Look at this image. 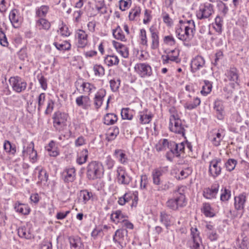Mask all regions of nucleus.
<instances>
[{"label":"nucleus","mask_w":249,"mask_h":249,"mask_svg":"<svg viewBox=\"0 0 249 249\" xmlns=\"http://www.w3.org/2000/svg\"><path fill=\"white\" fill-rule=\"evenodd\" d=\"M231 192L229 189L225 188L223 191L220 196V199L222 201H227L231 197Z\"/></svg>","instance_id":"56"},{"label":"nucleus","mask_w":249,"mask_h":249,"mask_svg":"<svg viewBox=\"0 0 249 249\" xmlns=\"http://www.w3.org/2000/svg\"><path fill=\"white\" fill-rule=\"evenodd\" d=\"M179 23L180 24L184 25L185 27H187L188 28H189V30H190V31H192V33H195V23L193 20H189L186 21L180 20Z\"/></svg>","instance_id":"48"},{"label":"nucleus","mask_w":249,"mask_h":249,"mask_svg":"<svg viewBox=\"0 0 249 249\" xmlns=\"http://www.w3.org/2000/svg\"><path fill=\"white\" fill-rule=\"evenodd\" d=\"M118 118L114 113H107L104 117V123L107 125H111L116 123Z\"/></svg>","instance_id":"35"},{"label":"nucleus","mask_w":249,"mask_h":249,"mask_svg":"<svg viewBox=\"0 0 249 249\" xmlns=\"http://www.w3.org/2000/svg\"><path fill=\"white\" fill-rule=\"evenodd\" d=\"M131 199H132V194L130 193H126L122 196L119 198L118 202L119 205L123 206Z\"/></svg>","instance_id":"44"},{"label":"nucleus","mask_w":249,"mask_h":249,"mask_svg":"<svg viewBox=\"0 0 249 249\" xmlns=\"http://www.w3.org/2000/svg\"><path fill=\"white\" fill-rule=\"evenodd\" d=\"M246 201V196L245 194H241L234 197V207L236 210L239 211L244 209Z\"/></svg>","instance_id":"24"},{"label":"nucleus","mask_w":249,"mask_h":249,"mask_svg":"<svg viewBox=\"0 0 249 249\" xmlns=\"http://www.w3.org/2000/svg\"><path fill=\"white\" fill-rule=\"evenodd\" d=\"M37 78L38 80L39 84H40L41 87L44 89L46 90L47 89V79L44 77L41 74H38Z\"/></svg>","instance_id":"57"},{"label":"nucleus","mask_w":249,"mask_h":249,"mask_svg":"<svg viewBox=\"0 0 249 249\" xmlns=\"http://www.w3.org/2000/svg\"><path fill=\"white\" fill-rule=\"evenodd\" d=\"M104 61L108 66H111L118 65L119 59L116 55H107L105 57Z\"/></svg>","instance_id":"42"},{"label":"nucleus","mask_w":249,"mask_h":249,"mask_svg":"<svg viewBox=\"0 0 249 249\" xmlns=\"http://www.w3.org/2000/svg\"><path fill=\"white\" fill-rule=\"evenodd\" d=\"M46 95L44 93H41L37 97L38 111H40L45 100Z\"/></svg>","instance_id":"59"},{"label":"nucleus","mask_w":249,"mask_h":249,"mask_svg":"<svg viewBox=\"0 0 249 249\" xmlns=\"http://www.w3.org/2000/svg\"><path fill=\"white\" fill-rule=\"evenodd\" d=\"M167 171V167H160L154 169L151 175L153 184L156 185H160L161 184L160 177Z\"/></svg>","instance_id":"12"},{"label":"nucleus","mask_w":249,"mask_h":249,"mask_svg":"<svg viewBox=\"0 0 249 249\" xmlns=\"http://www.w3.org/2000/svg\"><path fill=\"white\" fill-rule=\"evenodd\" d=\"M81 87L83 88V90L87 92H90L93 89H95L93 85L89 83L84 82L82 84Z\"/></svg>","instance_id":"63"},{"label":"nucleus","mask_w":249,"mask_h":249,"mask_svg":"<svg viewBox=\"0 0 249 249\" xmlns=\"http://www.w3.org/2000/svg\"><path fill=\"white\" fill-rule=\"evenodd\" d=\"M106 94L105 89H101L95 94L94 98V105L96 109H98L102 106Z\"/></svg>","instance_id":"19"},{"label":"nucleus","mask_w":249,"mask_h":249,"mask_svg":"<svg viewBox=\"0 0 249 249\" xmlns=\"http://www.w3.org/2000/svg\"><path fill=\"white\" fill-rule=\"evenodd\" d=\"M75 171L74 167H67L64 170L62 177L65 183L72 182L75 179Z\"/></svg>","instance_id":"13"},{"label":"nucleus","mask_w":249,"mask_h":249,"mask_svg":"<svg viewBox=\"0 0 249 249\" xmlns=\"http://www.w3.org/2000/svg\"><path fill=\"white\" fill-rule=\"evenodd\" d=\"M223 139L221 134L220 132H217L213 134L211 139L212 144L215 146H218L220 144V142Z\"/></svg>","instance_id":"45"},{"label":"nucleus","mask_w":249,"mask_h":249,"mask_svg":"<svg viewBox=\"0 0 249 249\" xmlns=\"http://www.w3.org/2000/svg\"><path fill=\"white\" fill-rule=\"evenodd\" d=\"M170 145L171 150L175 152V156L177 157H180L181 153L185 152V142L177 143L175 142L171 141Z\"/></svg>","instance_id":"16"},{"label":"nucleus","mask_w":249,"mask_h":249,"mask_svg":"<svg viewBox=\"0 0 249 249\" xmlns=\"http://www.w3.org/2000/svg\"><path fill=\"white\" fill-rule=\"evenodd\" d=\"M69 241L71 249H82L83 248V244L80 238L71 236L69 238Z\"/></svg>","instance_id":"26"},{"label":"nucleus","mask_w":249,"mask_h":249,"mask_svg":"<svg viewBox=\"0 0 249 249\" xmlns=\"http://www.w3.org/2000/svg\"><path fill=\"white\" fill-rule=\"evenodd\" d=\"M149 31L151 34V49L153 50L157 49L159 46V37L158 35V32L157 29L153 26L150 28Z\"/></svg>","instance_id":"21"},{"label":"nucleus","mask_w":249,"mask_h":249,"mask_svg":"<svg viewBox=\"0 0 249 249\" xmlns=\"http://www.w3.org/2000/svg\"><path fill=\"white\" fill-rule=\"evenodd\" d=\"M119 134V128L116 126L110 127L107 130L106 140L110 142L114 140Z\"/></svg>","instance_id":"29"},{"label":"nucleus","mask_w":249,"mask_h":249,"mask_svg":"<svg viewBox=\"0 0 249 249\" xmlns=\"http://www.w3.org/2000/svg\"><path fill=\"white\" fill-rule=\"evenodd\" d=\"M53 44L57 50L61 51H68L71 48V44L67 41H65L62 43L54 42Z\"/></svg>","instance_id":"39"},{"label":"nucleus","mask_w":249,"mask_h":249,"mask_svg":"<svg viewBox=\"0 0 249 249\" xmlns=\"http://www.w3.org/2000/svg\"><path fill=\"white\" fill-rule=\"evenodd\" d=\"M14 209L17 212L23 215H27L30 212V209L28 205L19 202L15 203Z\"/></svg>","instance_id":"28"},{"label":"nucleus","mask_w":249,"mask_h":249,"mask_svg":"<svg viewBox=\"0 0 249 249\" xmlns=\"http://www.w3.org/2000/svg\"><path fill=\"white\" fill-rule=\"evenodd\" d=\"M205 61L203 57L197 55L194 58L191 64V71L193 73L196 72V71L203 68L205 65Z\"/></svg>","instance_id":"14"},{"label":"nucleus","mask_w":249,"mask_h":249,"mask_svg":"<svg viewBox=\"0 0 249 249\" xmlns=\"http://www.w3.org/2000/svg\"><path fill=\"white\" fill-rule=\"evenodd\" d=\"M127 234L128 231L125 229H118L115 231L113 240L119 245L120 248L123 249L126 246L128 242Z\"/></svg>","instance_id":"7"},{"label":"nucleus","mask_w":249,"mask_h":249,"mask_svg":"<svg viewBox=\"0 0 249 249\" xmlns=\"http://www.w3.org/2000/svg\"><path fill=\"white\" fill-rule=\"evenodd\" d=\"M153 117V115L152 114H141L140 115V121L141 124H148Z\"/></svg>","instance_id":"52"},{"label":"nucleus","mask_w":249,"mask_h":249,"mask_svg":"<svg viewBox=\"0 0 249 249\" xmlns=\"http://www.w3.org/2000/svg\"><path fill=\"white\" fill-rule=\"evenodd\" d=\"M130 110L128 108H124L122 109L121 116L123 119L131 120L133 115L129 113Z\"/></svg>","instance_id":"54"},{"label":"nucleus","mask_w":249,"mask_h":249,"mask_svg":"<svg viewBox=\"0 0 249 249\" xmlns=\"http://www.w3.org/2000/svg\"><path fill=\"white\" fill-rule=\"evenodd\" d=\"M204 85L202 86L201 93L204 95H206L212 91V84L208 80H204Z\"/></svg>","instance_id":"46"},{"label":"nucleus","mask_w":249,"mask_h":249,"mask_svg":"<svg viewBox=\"0 0 249 249\" xmlns=\"http://www.w3.org/2000/svg\"><path fill=\"white\" fill-rule=\"evenodd\" d=\"M18 233L21 238L26 239H31L33 238V235L31 233L30 230H27L25 226L20 227L18 229Z\"/></svg>","instance_id":"32"},{"label":"nucleus","mask_w":249,"mask_h":249,"mask_svg":"<svg viewBox=\"0 0 249 249\" xmlns=\"http://www.w3.org/2000/svg\"><path fill=\"white\" fill-rule=\"evenodd\" d=\"M118 180L119 183L124 185H128L131 181V178L130 177L124 170L122 169L117 170Z\"/></svg>","instance_id":"18"},{"label":"nucleus","mask_w":249,"mask_h":249,"mask_svg":"<svg viewBox=\"0 0 249 249\" xmlns=\"http://www.w3.org/2000/svg\"><path fill=\"white\" fill-rule=\"evenodd\" d=\"M221 162L220 158H215L209 162V175L215 178L220 175L222 168L219 165Z\"/></svg>","instance_id":"9"},{"label":"nucleus","mask_w":249,"mask_h":249,"mask_svg":"<svg viewBox=\"0 0 249 249\" xmlns=\"http://www.w3.org/2000/svg\"><path fill=\"white\" fill-rule=\"evenodd\" d=\"M22 154L23 156H25V154L29 155L30 158L33 160L36 159L37 152L34 149L33 142H31L30 143L24 142Z\"/></svg>","instance_id":"15"},{"label":"nucleus","mask_w":249,"mask_h":249,"mask_svg":"<svg viewBox=\"0 0 249 249\" xmlns=\"http://www.w3.org/2000/svg\"><path fill=\"white\" fill-rule=\"evenodd\" d=\"M88 157V151L87 149H83L80 153L79 156L76 159L77 163L79 165H82L85 163Z\"/></svg>","instance_id":"41"},{"label":"nucleus","mask_w":249,"mask_h":249,"mask_svg":"<svg viewBox=\"0 0 249 249\" xmlns=\"http://www.w3.org/2000/svg\"><path fill=\"white\" fill-rule=\"evenodd\" d=\"M213 5L211 3L205 4L197 12L196 17L199 19L207 18L213 13Z\"/></svg>","instance_id":"11"},{"label":"nucleus","mask_w":249,"mask_h":249,"mask_svg":"<svg viewBox=\"0 0 249 249\" xmlns=\"http://www.w3.org/2000/svg\"><path fill=\"white\" fill-rule=\"evenodd\" d=\"M169 127L171 131L180 134L186 138L185 137V129L184 126L182 125L179 118H177L176 115H173L172 119H170Z\"/></svg>","instance_id":"4"},{"label":"nucleus","mask_w":249,"mask_h":249,"mask_svg":"<svg viewBox=\"0 0 249 249\" xmlns=\"http://www.w3.org/2000/svg\"><path fill=\"white\" fill-rule=\"evenodd\" d=\"M200 102V99L198 97H196L194 99L193 102H187L184 105V107L189 110H192L198 106Z\"/></svg>","instance_id":"43"},{"label":"nucleus","mask_w":249,"mask_h":249,"mask_svg":"<svg viewBox=\"0 0 249 249\" xmlns=\"http://www.w3.org/2000/svg\"><path fill=\"white\" fill-rule=\"evenodd\" d=\"M49 7L47 5H42L36 11V16L38 17H45L48 12Z\"/></svg>","instance_id":"49"},{"label":"nucleus","mask_w":249,"mask_h":249,"mask_svg":"<svg viewBox=\"0 0 249 249\" xmlns=\"http://www.w3.org/2000/svg\"><path fill=\"white\" fill-rule=\"evenodd\" d=\"M75 37L78 40L77 46L78 48H84L88 43V35L83 30H78L76 33Z\"/></svg>","instance_id":"17"},{"label":"nucleus","mask_w":249,"mask_h":249,"mask_svg":"<svg viewBox=\"0 0 249 249\" xmlns=\"http://www.w3.org/2000/svg\"><path fill=\"white\" fill-rule=\"evenodd\" d=\"M36 26L39 29H44L48 30L51 27L50 23L46 19L40 18L36 21Z\"/></svg>","instance_id":"38"},{"label":"nucleus","mask_w":249,"mask_h":249,"mask_svg":"<svg viewBox=\"0 0 249 249\" xmlns=\"http://www.w3.org/2000/svg\"><path fill=\"white\" fill-rule=\"evenodd\" d=\"M4 150L9 154L14 155L16 152V146L12 144L9 141L5 140L3 144Z\"/></svg>","instance_id":"36"},{"label":"nucleus","mask_w":249,"mask_h":249,"mask_svg":"<svg viewBox=\"0 0 249 249\" xmlns=\"http://www.w3.org/2000/svg\"><path fill=\"white\" fill-rule=\"evenodd\" d=\"M172 52H176V55L168 54L165 56V59H163V64H167L169 62V61L176 62L177 63L179 61L178 56L179 51L178 50L174 49L172 50Z\"/></svg>","instance_id":"33"},{"label":"nucleus","mask_w":249,"mask_h":249,"mask_svg":"<svg viewBox=\"0 0 249 249\" xmlns=\"http://www.w3.org/2000/svg\"><path fill=\"white\" fill-rule=\"evenodd\" d=\"M186 204L185 195L177 191L174 192L173 197L167 201L166 206L173 211H177L179 208L185 206Z\"/></svg>","instance_id":"2"},{"label":"nucleus","mask_w":249,"mask_h":249,"mask_svg":"<svg viewBox=\"0 0 249 249\" xmlns=\"http://www.w3.org/2000/svg\"><path fill=\"white\" fill-rule=\"evenodd\" d=\"M229 80L237 82L238 79V71L234 67L231 68L226 73Z\"/></svg>","instance_id":"34"},{"label":"nucleus","mask_w":249,"mask_h":249,"mask_svg":"<svg viewBox=\"0 0 249 249\" xmlns=\"http://www.w3.org/2000/svg\"><path fill=\"white\" fill-rule=\"evenodd\" d=\"M201 210L204 215L207 217H213L214 215L213 213L211 211L212 208L209 203H204Z\"/></svg>","instance_id":"47"},{"label":"nucleus","mask_w":249,"mask_h":249,"mask_svg":"<svg viewBox=\"0 0 249 249\" xmlns=\"http://www.w3.org/2000/svg\"><path fill=\"white\" fill-rule=\"evenodd\" d=\"M141 13L140 7H136L130 12L129 14V18L130 20H134L135 17L139 16Z\"/></svg>","instance_id":"58"},{"label":"nucleus","mask_w":249,"mask_h":249,"mask_svg":"<svg viewBox=\"0 0 249 249\" xmlns=\"http://www.w3.org/2000/svg\"><path fill=\"white\" fill-rule=\"evenodd\" d=\"M134 70L141 78L149 77L152 74L151 66L145 63L136 64L134 67Z\"/></svg>","instance_id":"8"},{"label":"nucleus","mask_w":249,"mask_h":249,"mask_svg":"<svg viewBox=\"0 0 249 249\" xmlns=\"http://www.w3.org/2000/svg\"><path fill=\"white\" fill-rule=\"evenodd\" d=\"M79 196L82 198L83 203L87 204L90 199L93 196L92 192H89L88 190L85 189L80 191Z\"/></svg>","instance_id":"37"},{"label":"nucleus","mask_w":249,"mask_h":249,"mask_svg":"<svg viewBox=\"0 0 249 249\" xmlns=\"http://www.w3.org/2000/svg\"><path fill=\"white\" fill-rule=\"evenodd\" d=\"M206 234H207V237L211 241H213L216 240L218 237V235L217 234V233L216 232V230L207 232L206 233Z\"/></svg>","instance_id":"61"},{"label":"nucleus","mask_w":249,"mask_h":249,"mask_svg":"<svg viewBox=\"0 0 249 249\" xmlns=\"http://www.w3.org/2000/svg\"><path fill=\"white\" fill-rule=\"evenodd\" d=\"M189 28L185 27L184 25L180 24L176 29V35L177 37L183 41H189L193 38L194 33L192 31L189 30Z\"/></svg>","instance_id":"6"},{"label":"nucleus","mask_w":249,"mask_h":249,"mask_svg":"<svg viewBox=\"0 0 249 249\" xmlns=\"http://www.w3.org/2000/svg\"><path fill=\"white\" fill-rule=\"evenodd\" d=\"M38 178L40 182H46L48 180V175L44 170H41L38 175Z\"/></svg>","instance_id":"55"},{"label":"nucleus","mask_w":249,"mask_h":249,"mask_svg":"<svg viewBox=\"0 0 249 249\" xmlns=\"http://www.w3.org/2000/svg\"><path fill=\"white\" fill-rule=\"evenodd\" d=\"M76 103L78 107L87 109L90 106V100L89 96L81 95L76 99Z\"/></svg>","instance_id":"22"},{"label":"nucleus","mask_w":249,"mask_h":249,"mask_svg":"<svg viewBox=\"0 0 249 249\" xmlns=\"http://www.w3.org/2000/svg\"><path fill=\"white\" fill-rule=\"evenodd\" d=\"M237 164V161L233 159H229L225 163V165L227 170L229 171L233 170Z\"/></svg>","instance_id":"51"},{"label":"nucleus","mask_w":249,"mask_h":249,"mask_svg":"<svg viewBox=\"0 0 249 249\" xmlns=\"http://www.w3.org/2000/svg\"><path fill=\"white\" fill-rule=\"evenodd\" d=\"M114 155L120 162L123 164H126L128 163V159L124 151L122 149H116Z\"/></svg>","instance_id":"27"},{"label":"nucleus","mask_w":249,"mask_h":249,"mask_svg":"<svg viewBox=\"0 0 249 249\" xmlns=\"http://www.w3.org/2000/svg\"><path fill=\"white\" fill-rule=\"evenodd\" d=\"M140 33L142 44L143 45L147 46V40L145 30L144 29H141L140 31Z\"/></svg>","instance_id":"64"},{"label":"nucleus","mask_w":249,"mask_h":249,"mask_svg":"<svg viewBox=\"0 0 249 249\" xmlns=\"http://www.w3.org/2000/svg\"><path fill=\"white\" fill-rule=\"evenodd\" d=\"M9 82L13 90L17 93L23 92L27 88V82L19 76L11 77L9 79Z\"/></svg>","instance_id":"3"},{"label":"nucleus","mask_w":249,"mask_h":249,"mask_svg":"<svg viewBox=\"0 0 249 249\" xmlns=\"http://www.w3.org/2000/svg\"><path fill=\"white\" fill-rule=\"evenodd\" d=\"M121 80L119 78L112 79L109 81L110 87L113 92H116L118 90L120 86Z\"/></svg>","instance_id":"50"},{"label":"nucleus","mask_w":249,"mask_h":249,"mask_svg":"<svg viewBox=\"0 0 249 249\" xmlns=\"http://www.w3.org/2000/svg\"><path fill=\"white\" fill-rule=\"evenodd\" d=\"M218 184L213 185L211 188H207L204 189L203 195L207 199L215 198L218 192Z\"/></svg>","instance_id":"20"},{"label":"nucleus","mask_w":249,"mask_h":249,"mask_svg":"<svg viewBox=\"0 0 249 249\" xmlns=\"http://www.w3.org/2000/svg\"><path fill=\"white\" fill-rule=\"evenodd\" d=\"M18 10L16 9H13L10 13L9 18L14 28H18L20 24L19 17L17 15Z\"/></svg>","instance_id":"25"},{"label":"nucleus","mask_w":249,"mask_h":249,"mask_svg":"<svg viewBox=\"0 0 249 249\" xmlns=\"http://www.w3.org/2000/svg\"><path fill=\"white\" fill-rule=\"evenodd\" d=\"M113 36L116 39L120 40L122 41L126 40L125 36L123 34V32L119 26L113 30Z\"/></svg>","instance_id":"40"},{"label":"nucleus","mask_w":249,"mask_h":249,"mask_svg":"<svg viewBox=\"0 0 249 249\" xmlns=\"http://www.w3.org/2000/svg\"><path fill=\"white\" fill-rule=\"evenodd\" d=\"M170 143L171 141H168L167 139H164L160 140L156 145L155 149L157 151L160 152L162 151H165L166 148L170 149Z\"/></svg>","instance_id":"30"},{"label":"nucleus","mask_w":249,"mask_h":249,"mask_svg":"<svg viewBox=\"0 0 249 249\" xmlns=\"http://www.w3.org/2000/svg\"><path fill=\"white\" fill-rule=\"evenodd\" d=\"M0 44L4 47H7L8 46V42L4 33L0 30Z\"/></svg>","instance_id":"60"},{"label":"nucleus","mask_w":249,"mask_h":249,"mask_svg":"<svg viewBox=\"0 0 249 249\" xmlns=\"http://www.w3.org/2000/svg\"><path fill=\"white\" fill-rule=\"evenodd\" d=\"M213 109L217 119L223 120L225 116L224 102L221 99H216L213 102Z\"/></svg>","instance_id":"10"},{"label":"nucleus","mask_w":249,"mask_h":249,"mask_svg":"<svg viewBox=\"0 0 249 249\" xmlns=\"http://www.w3.org/2000/svg\"><path fill=\"white\" fill-rule=\"evenodd\" d=\"M93 71L96 76H102L105 74V69L101 65H95L93 66Z\"/></svg>","instance_id":"53"},{"label":"nucleus","mask_w":249,"mask_h":249,"mask_svg":"<svg viewBox=\"0 0 249 249\" xmlns=\"http://www.w3.org/2000/svg\"><path fill=\"white\" fill-rule=\"evenodd\" d=\"M104 168L101 163L92 161L86 167V176L89 180H94L103 176Z\"/></svg>","instance_id":"1"},{"label":"nucleus","mask_w":249,"mask_h":249,"mask_svg":"<svg viewBox=\"0 0 249 249\" xmlns=\"http://www.w3.org/2000/svg\"><path fill=\"white\" fill-rule=\"evenodd\" d=\"M172 216L167 213L165 211L160 212V220L161 223L165 225L166 228H168L172 224Z\"/></svg>","instance_id":"23"},{"label":"nucleus","mask_w":249,"mask_h":249,"mask_svg":"<svg viewBox=\"0 0 249 249\" xmlns=\"http://www.w3.org/2000/svg\"><path fill=\"white\" fill-rule=\"evenodd\" d=\"M151 11L149 10L148 9H145L144 11V18L143 20V22L144 24H147L152 19V16L151 15Z\"/></svg>","instance_id":"62"},{"label":"nucleus","mask_w":249,"mask_h":249,"mask_svg":"<svg viewBox=\"0 0 249 249\" xmlns=\"http://www.w3.org/2000/svg\"><path fill=\"white\" fill-rule=\"evenodd\" d=\"M127 217V216L123 214L120 210L112 213L110 216L111 219L116 223L122 222L123 223V220H126L125 218Z\"/></svg>","instance_id":"31"},{"label":"nucleus","mask_w":249,"mask_h":249,"mask_svg":"<svg viewBox=\"0 0 249 249\" xmlns=\"http://www.w3.org/2000/svg\"><path fill=\"white\" fill-rule=\"evenodd\" d=\"M68 115L65 113L57 111L53 115V125L56 130L59 131L63 129L66 126V121Z\"/></svg>","instance_id":"5"}]
</instances>
